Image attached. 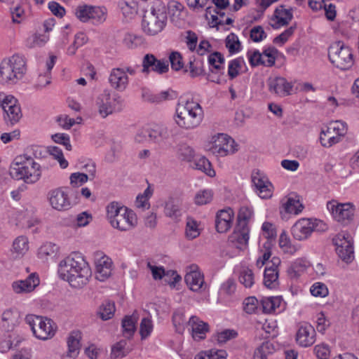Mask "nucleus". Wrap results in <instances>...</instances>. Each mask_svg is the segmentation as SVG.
I'll list each match as a JSON object with an SVG mask.
<instances>
[{
  "instance_id": "5fc2aeb1",
  "label": "nucleus",
  "mask_w": 359,
  "mask_h": 359,
  "mask_svg": "<svg viewBox=\"0 0 359 359\" xmlns=\"http://www.w3.org/2000/svg\"><path fill=\"white\" fill-rule=\"evenodd\" d=\"M11 14L14 23H20L25 18V9L20 3L15 4L11 8Z\"/></svg>"
},
{
  "instance_id": "37998d69",
  "label": "nucleus",
  "mask_w": 359,
  "mask_h": 359,
  "mask_svg": "<svg viewBox=\"0 0 359 359\" xmlns=\"http://www.w3.org/2000/svg\"><path fill=\"white\" fill-rule=\"evenodd\" d=\"M225 46L231 55L241 51L242 47L238 36L234 33H231L226 36Z\"/></svg>"
},
{
  "instance_id": "f3484780",
  "label": "nucleus",
  "mask_w": 359,
  "mask_h": 359,
  "mask_svg": "<svg viewBox=\"0 0 359 359\" xmlns=\"http://www.w3.org/2000/svg\"><path fill=\"white\" fill-rule=\"evenodd\" d=\"M40 284V278L36 273H30L25 279L16 280L11 284L12 291L19 295L32 293Z\"/></svg>"
},
{
  "instance_id": "5701e85b",
  "label": "nucleus",
  "mask_w": 359,
  "mask_h": 359,
  "mask_svg": "<svg viewBox=\"0 0 359 359\" xmlns=\"http://www.w3.org/2000/svg\"><path fill=\"white\" fill-rule=\"evenodd\" d=\"M297 343L302 347L312 346L316 341V331L309 323L301 325L296 334Z\"/></svg>"
},
{
  "instance_id": "e2e57ef3",
  "label": "nucleus",
  "mask_w": 359,
  "mask_h": 359,
  "mask_svg": "<svg viewBox=\"0 0 359 359\" xmlns=\"http://www.w3.org/2000/svg\"><path fill=\"white\" fill-rule=\"evenodd\" d=\"M212 199V191L211 190H203L198 191L195 196V203L202 205L210 203Z\"/></svg>"
},
{
  "instance_id": "de8ad7c7",
  "label": "nucleus",
  "mask_w": 359,
  "mask_h": 359,
  "mask_svg": "<svg viewBox=\"0 0 359 359\" xmlns=\"http://www.w3.org/2000/svg\"><path fill=\"white\" fill-rule=\"evenodd\" d=\"M273 351V344L266 341L255 351L254 359H267V355L272 353Z\"/></svg>"
},
{
  "instance_id": "774afa93",
  "label": "nucleus",
  "mask_w": 359,
  "mask_h": 359,
  "mask_svg": "<svg viewBox=\"0 0 359 359\" xmlns=\"http://www.w3.org/2000/svg\"><path fill=\"white\" fill-rule=\"evenodd\" d=\"M51 83V74L49 72L41 73L34 84L36 90H41Z\"/></svg>"
},
{
  "instance_id": "58836bf2",
  "label": "nucleus",
  "mask_w": 359,
  "mask_h": 359,
  "mask_svg": "<svg viewBox=\"0 0 359 359\" xmlns=\"http://www.w3.org/2000/svg\"><path fill=\"white\" fill-rule=\"evenodd\" d=\"M264 284L268 288H276L279 284L278 271L270 268H265L264 273Z\"/></svg>"
},
{
  "instance_id": "052dcab7",
  "label": "nucleus",
  "mask_w": 359,
  "mask_h": 359,
  "mask_svg": "<svg viewBox=\"0 0 359 359\" xmlns=\"http://www.w3.org/2000/svg\"><path fill=\"white\" fill-rule=\"evenodd\" d=\"M167 131L164 128L157 130L148 128L149 142H159L166 138Z\"/></svg>"
},
{
  "instance_id": "bf43d9fd",
  "label": "nucleus",
  "mask_w": 359,
  "mask_h": 359,
  "mask_svg": "<svg viewBox=\"0 0 359 359\" xmlns=\"http://www.w3.org/2000/svg\"><path fill=\"white\" fill-rule=\"evenodd\" d=\"M243 61L241 57H238L230 61L228 67V75L230 79H233L238 76Z\"/></svg>"
},
{
  "instance_id": "0e129e2a",
  "label": "nucleus",
  "mask_w": 359,
  "mask_h": 359,
  "mask_svg": "<svg viewBox=\"0 0 359 359\" xmlns=\"http://www.w3.org/2000/svg\"><path fill=\"white\" fill-rule=\"evenodd\" d=\"M76 18L83 22L90 20V7L86 4L79 5L75 10Z\"/></svg>"
},
{
  "instance_id": "b1692460",
  "label": "nucleus",
  "mask_w": 359,
  "mask_h": 359,
  "mask_svg": "<svg viewBox=\"0 0 359 359\" xmlns=\"http://www.w3.org/2000/svg\"><path fill=\"white\" fill-rule=\"evenodd\" d=\"M269 90L270 93L285 97L290 94L292 85L283 77L270 78L268 81Z\"/></svg>"
},
{
  "instance_id": "09e8293b",
  "label": "nucleus",
  "mask_w": 359,
  "mask_h": 359,
  "mask_svg": "<svg viewBox=\"0 0 359 359\" xmlns=\"http://www.w3.org/2000/svg\"><path fill=\"white\" fill-rule=\"evenodd\" d=\"M165 215L169 217H177L181 215V211L177 201L174 198H169L165 202L164 208Z\"/></svg>"
},
{
  "instance_id": "aec40b11",
  "label": "nucleus",
  "mask_w": 359,
  "mask_h": 359,
  "mask_svg": "<svg viewBox=\"0 0 359 359\" xmlns=\"http://www.w3.org/2000/svg\"><path fill=\"white\" fill-rule=\"evenodd\" d=\"M252 182L256 188L259 196L264 199L270 198L273 195V187L260 171H254L252 174Z\"/></svg>"
},
{
  "instance_id": "4c0bfd02",
  "label": "nucleus",
  "mask_w": 359,
  "mask_h": 359,
  "mask_svg": "<svg viewBox=\"0 0 359 359\" xmlns=\"http://www.w3.org/2000/svg\"><path fill=\"white\" fill-rule=\"evenodd\" d=\"M286 212L297 215L301 212L304 208L303 205L300 203L299 196H289L286 202L283 204Z\"/></svg>"
},
{
  "instance_id": "7c9ffc66",
  "label": "nucleus",
  "mask_w": 359,
  "mask_h": 359,
  "mask_svg": "<svg viewBox=\"0 0 359 359\" xmlns=\"http://www.w3.org/2000/svg\"><path fill=\"white\" fill-rule=\"evenodd\" d=\"M184 280L192 291L199 292L205 289L203 275L198 271H191L187 273Z\"/></svg>"
},
{
  "instance_id": "49530a36",
  "label": "nucleus",
  "mask_w": 359,
  "mask_h": 359,
  "mask_svg": "<svg viewBox=\"0 0 359 359\" xmlns=\"http://www.w3.org/2000/svg\"><path fill=\"white\" fill-rule=\"evenodd\" d=\"M128 208L123 205H121L117 202H111L107 207V218L109 222H111L113 219H115L116 217H118L119 215H121L125 211H126Z\"/></svg>"
},
{
  "instance_id": "a211bd4d",
  "label": "nucleus",
  "mask_w": 359,
  "mask_h": 359,
  "mask_svg": "<svg viewBox=\"0 0 359 359\" xmlns=\"http://www.w3.org/2000/svg\"><path fill=\"white\" fill-rule=\"evenodd\" d=\"M22 313L16 307L4 309L0 316V328L6 332L13 331L20 323Z\"/></svg>"
},
{
  "instance_id": "f257e3e1",
  "label": "nucleus",
  "mask_w": 359,
  "mask_h": 359,
  "mask_svg": "<svg viewBox=\"0 0 359 359\" xmlns=\"http://www.w3.org/2000/svg\"><path fill=\"white\" fill-rule=\"evenodd\" d=\"M57 275L71 287L81 288L89 282L88 262L81 253H72L59 262Z\"/></svg>"
},
{
  "instance_id": "412c9836",
  "label": "nucleus",
  "mask_w": 359,
  "mask_h": 359,
  "mask_svg": "<svg viewBox=\"0 0 359 359\" xmlns=\"http://www.w3.org/2000/svg\"><path fill=\"white\" fill-rule=\"evenodd\" d=\"M137 219L135 212L128 209L110 222L111 225L119 231H128L137 225Z\"/></svg>"
},
{
  "instance_id": "ddd939ff",
  "label": "nucleus",
  "mask_w": 359,
  "mask_h": 359,
  "mask_svg": "<svg viewBox=\"0 0 359 359\" xmlns=\"http://www.w3.org/2000/svg\"><path fill=\"white\" fill-rule=\"evenodd\" d=\"M332 242L336 246L337 255L344 262L350 263L353 260V242L348 233L344 232L338 233L333 238Z\"/></svg>"
},
{
  "instance_id": "393cba45",
  "label": "nucleus",
  "mask_w": 359,
  "mask_h": 359,
  "mask_svg": "<svg viewBox=\"0 0 359 359\" xmlns=\"http://www.w3.org/2000/svg\"><path fill=\"white\" fill-rule=\"evenodd\" d=\"M188 325L191 327V336L195 341L204 339L210 330L209 325L196 316H192L189 318Z\"/></svg>"
},
{
  "instance_id": "473e14b6",
  "label": "nucleus",
  "mask_w": 359,
  "mask_h": 359,
  "mask_svg": "<svg viewBox=\"0 0 359 359\" xmlns=\"http://www.w3.org/2000/svg\"><path fill=\"white\" fill-rule=\"evenodd\" d=\"M249 240V229L248 228H236L231 235L229 236V241L232 243H237L240 245L236 246L238 248H241L242 246H245Z\"/></svg>"
},
{
  "instance_id": "4d7b16f0",
  "label": "nucleus",
  "mask_w": 359,
  "mask_h": 359,
  "mask_svg": "<svg viewBox=\"0 0 359 359\" xmlns=\"http://www.w3.org/2000/svg\"><path fill=\"white\" fill-rule=\"evenodd\" d=\"M278 53V50L274 47H269L264 50L263 53V60L264 62H262V65L266 67H272L274 65L276 62V55Z\"/></svg>"
},
{
  "instance_id": "bb28decb",
  "label": "nucleus",
  "mask_w": 359,
  "mask_h": 359,
  "mask_svg": "<svg viewBox=\"0 0 359 359\" xmlns=\"http://www.w3.org/2000/svg\"><path fill=\"white\" fill-rule=\"evenodd\" d=\"M313 224L311 219H302L298 220L292 227L293 237L302 241L306 239L313 232Z\"/></svg>"
},
{
  "instance_id": "dca6fc26",
  "label": "nucleus",
  "mask_w": 359,
  "mask_h": 359,
  "mask_svg": "<svg viewBox=\"0 0 359 359\" xmlns=\"http://www.w3.org/2000/svg\"><path fill=\"white\" fill-rule=\"evenodd\" d=\"M94 257L95 278L100 282H104L111 275L113 262L108 256L100 251L95 252Z\"/></svg>"
},
{
  "instance_id": "13d9d810",
  "label": "nucleus",
  "mask_w": 359,
  "mask_h": 359,
  "mask_svg": "<svg viewBox=\"0 0 359 359\" xmlns=\"http://www.w3.org/2000/svg\"><path fill=\"white\" fill-rule=\"evenodd\" d=\"M122 150V144L120 142H112L110 151L106 155L105 159L109 163L114 162L118 158Z\"/></svg>"
},
{
  "instance_id": "1a4fd4ad",
  "label": "nucleus",
  "mask_w": 359,
  "mask_h": 359,
  "mask_svg": "<svg viewBox=\"0 0 359 359\" xmlns=\"http://www.w3.org/2000/svg\"><path fill=\"white\" fill-rule=\"evenodd\" d=\"M328 57L337 68L341 70L349 69L354 63L351 48L341 41L333 43L329 47Z\"/></svg>"
},
{
  "instance_id": "7ed1b4c3",
  "label": "nucleus",
  "mask_w": 359,
  "mask_h": 359,
  "mask_svg": "<svg viewBox=\"0 0 359 359\" xmlns=\"http://www.w3.org/2000/svg\"><path fill=\"white\" fill-rule=\"evenodd\" d=\"M27 62L24 56L14 54L0 62V86L11 88L18 84L27 73Z\"/></svg>"
},
{
  "instance_id": "c03bdc74",
  "label": "nucleus",
  "mask_w": 359,
  "mask_h": 359,
  "mask_svg": "<svg viewBox=\"0 0 359 359\" xmlns=\"http://www.w3.org/2000/svg\"><path fill=\"white\" fill-rule=\"evenodd\" d=\"M136 318L133 316H126L122 320L123 333L124 336L130 338L136 329Z\"/></svg>"
},
{
  "instance_id": "ea45409f",
  "label": "nucleus",
  "mask_w": 359,
  "mask_h": 359,
  "mask_svg": "<svg viewBox=\"0 0 359 359\" xmlns=\"http://www.w3.org/2000/svg\"><path fill=\"white\" fill-rule=\"evenodd\" d=\"M224 55L218 51H215L210 54L208 57V62L210 69H215V71H223V65L224 63Z\"/></svg>"
},
{
  "instance_id": "e433bc0d",
  "label": "nucleus",
  "mask_w": 359,
  "mask_h": 359,
  "mask_svg": "<svg viewBox=\"0 0 359 359\" xmlns=\"http://www.w3.org/2000/svg\"><path fill=\"white\" fill-rule=\"evenodd\" d=\"M320 141L324 147H330L339 142V137L334 134V130H332L329 126L321 130Z\"/></svg>"
},
{
  "instance_id": "0eeeda50",
  "label": "nucleus",
  "mask_w": 359,
  "mask_h": 359,
  "mask_svg": "<svg viewBox=\"0 0 359 359\" xmlns=\"http://www.w3.org/2000/svg\"><path fill=\"white\" fill-rule=\"evenodd\" d=\"M25 322L29 326L34 337L41 341L52 339L56 334L57 326L50 318L28 314Z\"/></svg>"
},
{
  "instance_id": "f704fd0d",
  "label": "nucleus",
  "mask_w": 359,
  "mask_h": 359,
  "mask_svg": "<svg viewBox=\"0 0 359 359\" xmlns=\"http://www.w3.org/2000/svg\"><path fill=\"white\" fill-rule=\"evenodd\" d=\"M115 311V303L109 300H106L100 306L97 315L102 320H107L113 318Z\"/></svg>"
},
{
  "instance_id": "cd10ccee",
  "label": "nucleus",
  "mask_w": 359,
  "mask_h": 359,
  "mask_svg": "<svg viewBox=\"0 0 359 359\" xmlns=\"http://www.w3.org/2000/svg\"><path fill=\"white\" fill-rule=\"evenodd\" d=\"M29 243L28 238L25 236H19L13 241L10 250L11 256L15 259H21L29 251Z\"/></svg>"
},
{
  "instance_id": "8fccbe9b",
  "label": "nucleus",
  "mask_w": 359,
  "mask_h": 359,
  "mask_svg": "<svg viewBox=\"0 0 359 359\" xmlns=\"http://www.w3.org/2000/svg\"><path fill=\"white\" fill-rule=\"evenodd\" d=\"M279 246L284 252L289 254H294L297 250L294 245L291 244L290 239L285 231H283L280 235Z\"/></svg>"
},
{
  "instance_id": "864d4df0",
  "label": "nucleus",
  "mask_w": 359,
  "mask_h": 359,
  "mask_svg": "<svg viewBox=\"0 0 359 359\" xmlns=\"http://www.w3.org/2000/svg\"><path fill=\"white\" fill-rule=\"evenodd\" d=\"M328 126L331 128L332 130H334V134H335L337 137H339V142L341 138L347 133V124L346 123L341 121H335L331 122Z\"/></svg>"
},
{
  "instance_id": "c9c22d12",
  "label": "nucleus",
  "mask_w": 359,
  "mask_h": 359,
  "mask_svg": "<svg viewBox=\"0 0 359 359\" xmlns=\"http://www.w3.org/2000/svg\"><path fill=\"white\" fill-rule=\"evenodd\" d=\"M50 36L48 34L35 33L30 35L26 40V46L28 48H33L36 47H42L45 46L49 41Z\"/></svg>"
},
{
  "instance_id": "4468645a",
  "label": "nucleus",
  "mask_w": 359,
  "mask_h": 359,
  "mask_svg": "<svg viewBox=\"0 0 359 359\" xmlns=\"http://www.w3.org/2000/svg\"><path fill=\"white\" fill-rule=\"evenodd\" d=\"M136 67H117L111 69L109 76V82L111 86L118 91H123L126 89L129 79L126 74L135 75L137 72Z\"/></svg>"
},
{
  "instance_id": "423d86ee",
  "label": "nucleus",
  "mask_w": 359,
  "mask_h": 359,
  "mask_svg": "<svg viewBox=\"0 0 359 359\" xmlns=\"http://www.w3.org/2000/svg\"><path fill=\"white\" fill-rule=\"evenodd\" d=\"M6 218L11 224L22 229H30L39 222L36 209L32 204L9 209L6 212Z\"/></svg>"
},
{
  "instance_id": "4be33fe9",
  "label": "nucleus",
  "mask_w": 359,
  "mask_h": 359,
  "mask_svg": "<svg viewBox=\"0 0 359 359\" xmlns=\"http://www.w3.org/2000/svg\"><path fill=\"white\" fill-rule=\"evenodd\" d=\"M59 255L60 247L52 242L43 243L37 250V258L43 263L55 262Z\"/></svg>"
},
{
  "instance_id": "69168bd1",
  "label": "nucleus",
  "mask_w": 359,
  "mask_h": 359,
  "mask_svg": "<svg viewBox=\"0 0 359 359\" xmlns=\"http://www.w3.org/2000/svg\"><path fill=\"white\" fill-rule=\"evenodd\" d=\"M153 325L151 320L148 318H142L140 326V334L142 339H146L151 332Z\"/></svg>"
},
{
  "instance_id": "a19ab883",
  "label": "nucleus",
  "mask_w": 359,
  "mask_h": 359,
  "mask_svg": "<svg viewBox=\"0 0 359 359\" xmlns=\"http://www.w3.org/2000/svg\"><path fill=\"white\" fill-rule=\"evenodd\" d=\"M192 167L194 169L204 172L210 177H214L215 175V171L212 168L210 162L205 157H201L198 160H196Z\"/></svg>"
},
{
  "instance_id": "6e6d98bb",
  "label": "nucleus",
  "mask_w": 359,
  "mask_h": 359,
  "mask_svg": "<svg viewBox=\"0 0 359 359\" xmlns=\"http://www.w3.org/2000/svg\"><path fill=\"white\" fill-rule=\"evenodd\" d=\"M239 281L245 287H251L255 283L253 271L248 268L243 269L240 273Z\"/></svg>"
},
{
  "instance_id": "603ef678",
  "label": "nucleus",
  "mask_w": 359,
  "mask_h": 359,
  "mask_svg": "<svg viewBox=\"0 0 359 359\" xmlns=\"http://www.w3.org/2000/svg\"><path fill=\"white\" fill-rule=\"evenodd\" d=\"M189 74L192 78L206 74L203 67V62L194 60L189 62Z\"/></svg>"
},
{
  "instance_id": "c85d7f7f",
  "label": "nucleus",
  "mask_w": 359,
  "mask_h": 359,
  "mask_svg": "<svg viewBox=\"0 0 359 359\" xmlns=\"http://www.w3.org/2000/svg\"><path fill=\"white\" fill-rule=\"evenodd\" d=\"M148 267L150 269L152 273V276L155 280H160L163 276L167 278L172 277V280L170 279L165 280L168 282L171 286H175V284L181 280V276L177 273L175 271H165V269L162 266H152L150 263L148 264Z\"/></svg>"
},
{
  "instance_id": "6ab92c4d",
  "label": "nucleus",
  "mask_w": 359,
  "mask_h": 359,
  "mask_svg": "<svg viewBox=\"0 0 359 359\" xmlns=\"http://www.w3.org/2000/svg\"><path fill=\"white\" fill-rule=\"evenodd\" d=\"M142 72L148 74L150 72H154L163 74L168 72L169 63L165 60H158L153 54H146L142 59Z\"/></svg>"
},
{
  "instance_id": "338daca9",
  "label": "nucleus",
  "mask_w": 359,
  "mask_h": 359,
  "mask_svg": "<svg viewBox=\"0 0 359 359\" xmlns=\"http://www.w3.org/2000/svg\"><path fill=\"white\" fill-rule=\"evenodd\" d=\"M171 68L175 71H179L184 67L182 57L178 52H172L169 56Z\"/></svg>"
},
{
  "instance_id": "c756f323",
  "label": "nucleus",
  "mask_w": 359,
  "mask_h": 359,
  "mask_svg": "<svg viewBox=\"0 0 359 359\" xmlns=\"http://www.w3.org/2000/svg\"><path fill=\"white\" fill-rule=\"evenodd\" d=\"M82 332L79 330L71 331L66 339L67 351L79 356L81 349Z\"/></svg>"
},
{
  "instance_id": "20e7f679",
  "label": "nucleus",
  "mask_w": 359,
  "mask_h": 359,
  "mask_svg": "<svg viewBox=\"0 0 359 359\" xmlns=\"http://www.w3.org/2000/svg\"><path fill=\"white\" fill-rule=\"evenodd\" d=\"M167 8L161 0H154L149 11H146L142 22L144 33L154 36L161 32L166 25Z\"/></svg>"
},
{
  "instance_id": "680f3d73",
  "label": "nucleus",
  "mask_w": 359,
  "mask_h": 359,
  "mask_svg": "<svg viewBox=\"0 0 359 359\" xmlns=\"http://www.w3.org/2000/svg\"><path fill=\"white\" fill-rule=\"evenodd\" d=\"M178 154L182 161H191L194 156L193 149L186 144H182L178 148Z\"/></svg>"
},
{
  "instance_id": "a878e982",
  "label": "nucleus",
  "mask_w": 359,
  "mask_h": 359,
  "mask_svg": "<svg viewBox=\"0 0 359 359\" xmlns=\"http://www.w3.org/2000/svg\"><path fill=\"white\" fill-rule=\"evenodd\" d=\"M233 218V211L231 208L219 210L215 217V228L219 233H225L231 226Z\"/></svg>"
},
{
  "instance_id": "f8f14e48",
  "label": "nucleus",
  "mask_w": 359,
  "mask_h": 359,
  "mask_svg": "<svg viewBox=\"0 0 359 359\" xmlns=\"http://www.w3.org/2000/svg\"><path fill=\"white\" fill-rule=\"evenodd\" d=\"M212 144L210 150L218 156L233 154L238 151V144L234 140L226 134L219 133L212 137Z\"/></svg>"
},
{
  "instance_id": "2eb2a0df",
  "label": "nucleus",
  "mask_w": 359,
  "mask_h": 359,
  "mask_svg": "<svg viewBox=\"0 0 359 359\" xmlns=\"http://www.w3.org/2000/svg\"><path fill=\"white\" fill-rule=\"evenodd\" d=\"M327 207L337 222L346 225L353 221L355 212V206L353 203H336L335 201H329Z\"/></svg>"
},
{
  "instance_id": "a18cd8bd",
  "label": "nucleus",
  "mask_w": 359,
  "mask_h": 359,
  "mask_svg": "<svg viewBox=\"0 0 359 359\" xmlns=\"http://www.w3.org/2000/svg\"><path fill=\"white\" fill-rule=\"evenodd\" d=\"M252 216V210L248 207H241L237 216L236 226L238 228H248V221Z\"/></svg>"
},
{
  "instance_id": "9d476101",
  "label": "nucleus",
  "mask_w": 359,
  "mask_h": 359,
  "mask_svg": "<svg viewBox=\"0 0 359 359\" xmlns=\"http://www.w3.org/2000/svg\"><path fill=\"white\" fill-rule=\"evenodd\" d=\"M95 106L97 108L98 114L102 118H106L110 114L122 110L123 100L118 95H115L111 98L109 90H104L97 96Z\"/></svg>"
},
{
  "instance_id": "79ce46f5",
  "label": "nucleus",
  "mask_w": 359,
  "mask_h": 359,
  "mask_svg": "<svg viewBox=\"0 0 359 359\" xmlns=\"http://www.w3.org/2000/svg\"><path fill=\"white\" fill-rule=\"evenodd\" d=\"M107 10L104 6H91V23L100 25L107 19Z\"/></svg>"
},
{
  "instance_id": "9b49d317",
  "label": "nucleus",
  "mask_w": 359,
  "mask_h": 359,
  "mask_svg": "<svg viewBox=\"0 0 359 359\" xmlns=\"http://www.w3.org/2000/svg\"><path fill=\"white\" fill-rule=\"evenodd\" d=\"M0 106L4 111V118L11 125L18 123L22 117L21 109L17 99L4 93H0Z\"/></svg>"
},
{
  "instance_id": "3c124183",
  "label": "nucleus",
  "mask_w": 359,
  "mask_h": 359,
  "mask_svg": "<svg viewBox=\"0 0 359 359\" xmlns=\"http://www.w3.org/2000/svg\"><path fill=\"white\" fill-rule=\"evenodd\" d=\"M88 179V175L80 172H75L69 176V184L73 188H78L86 184Z\"/></svg>"
},
{
  "instance_id": "6e6552de",
  "label": "nucleus",
  "mask_w": 359,
  "mask_h": 359,
  "mask_svg": "<svg viewBox=\"0 0 359 359\" xmlns=\"http://www.w3.org/2000/svg\"><path fill=\"white\" fill-rule=\"evenodd\" d=\"M73 195L74 192L69 187H60L48 192L47 201L53 210L64 212L71 210L76 204Z\"/></svg>"
},
{
  "instance_id": "39448f33",
  "label": "nucleus",
  "mask_w": 359,
  "mask_h": 359,
  "mask_svg": "<svg viewBox=\"0 0 359 359\" xmlns=\"http://www.w3.org/2000/svg\"><path fill=\"white\" fill-rule=\"evenodd\" d=\"M203 118V111L198 102L187 100L184 104H177L175 121L179 127L185 130L196 128Z\"/></svg>"
},
{
  "instance_id": "2f4dec72",
  "label": "nucleus",
  "mask_w": 359,
  "mask_h": 359,
  "mask_svg": "<svg viewBox=\"0 0 359 359\" xmlns=\"http://www.w3.org/2000/svg\"><path fill=\"white\" fill-rule=\"evenodd\" d=\"M293 15L290 10L285 9L283 6L277 8L273 14L271 20H276L273 24H271L273 29H278L282 26H285L289 24L292 20Z\"/></svg>"
},
{
  "instance_id": "72a5a7b5",
  "label": "nucleus",
  "mask_w": 359,
  "mask_h": 359,
  "mask_svg": "<svg viewBox=\"0 0 359 359\" xmlns=\"http://www.w3.org/2000/svg\"><path fill=\"white\" fill-rule=\"evenodd\" d=\"M183 8V6L177 1H172L168 4V9L170 20L175 26L180 27L182 25V19L181 18V15Z\"/></svg>"
},
{
  "instance_id": "f03ea898",
  "label": "nucleus",
  "mask_w": 359,
  "mask_h": 359,
  "mask_svg": "<svg viewBox=\"0 0 359 359\" xmlns=\"http://www.w3.org/2000/svg\"><path fill=\"white\" fill-rule=\"evenodd\" d=\"M9 175L14 180L34 184L41 178L42 167L31 156L27 154H19L11 163Z\"/></svg>"
}]
</instances>
